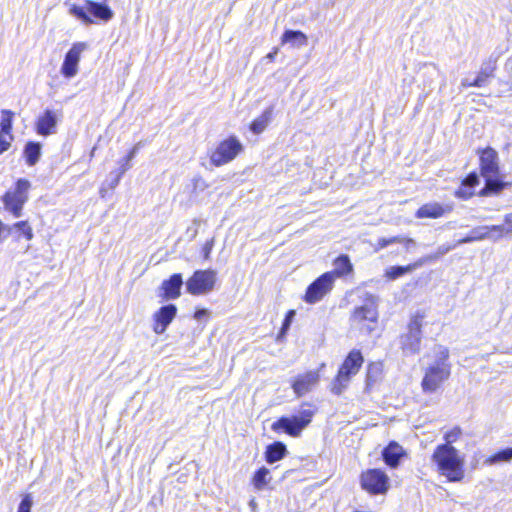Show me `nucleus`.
<instances>
[{"instance_id": "c9c22d12", "label": "nucleus", "mask_w": 512, "mask_h": 512, "mask_svg": "<svg viewBox=\"0 0 512 512\" xmlns=\"http://www.w3.org/2000/svg\"><path fill=\"white\" fill-rule=\"evenodd\" d=\"M11 228L15 229L20 235H23L27 240H31L33 238L32 228L30 227L27 221L17 222Z\"/></svg>"}, {"instance_id": "c85d7f7f", "label": "nucleus", "mask_w": 512, "mask_h": 512, "mask_svg": "<svg viewBox=\"0 0 512 512\" xmlns=\"http://www.w3.org/2000/svg\"><path fill=\"white\" fill-rule=\"evenodd\" d=\"M270 480L271 477L269 469L261 467L254 473L252 483L257 490H263Z\"/></svg>"}, {"instance_id": "8fccbe9b", "label": "nucleus", "mask_w": 512, "mask_h": 512, "mask_svg": "<svg viewBox=\"0 0 512 512\" xmlns=\"http://www.w3.org/2000/svg\"><path fill=\"white\" fill-rule=\"evenodd\" d=\"M462 87H471L474 86L473 82H469L468 79H463L461 82Z\"/></svg>"}, {"instance_id": "6ab92c4d", "label": "nucleus", "mask_w": 512, "mask_h": 512, "mask_svg": "<svg viewBox=\"0 0 512 512\" xmlns=\"http://www.w3.org/2000/svg\"><path fill=\"white\" fill-rule=\"evenodd\" d=\"M27 200L28 197L17 196L12 194L11 191L6 192L2 197L5 209L11 212L14 217L21 216L23 206Z\"/></svg>"}, {"instance_id": "1a4fd4ad", "label": "nucleus", "mask_w": 512, "mask_h": 512, "mask_svg": "<svg viewBox=\"0 0 512 512\" xmlns=\"http://www.w3.org/2000/svg\"><path fill=\"white\" fill-rule=\"evenodd\" d=\"M216 282L214 270H197L186 282L187 292L192 295H201L210 292Z\"/></svg>"}, {"instance_id": "0eeeda50", "label": "nucleus", "mask_w": 512, "mask_h": 512, "mask_svg": "<svg viewBox=\"0 0 512 512\" xmlns=\"http://www.w3.org/2000/svg\"><path fill=\"white\" fill-rule=\"evenodd\" d=\"M360 484L363 490L373 495L385 494L390 487L388 475L377 468L362 472Z\"/></svg>"}, {"instance_id": "ddd939ff", "label": "nucleus", "mask_w": 512, "mask_h": 512, "mask_svg": "<svg viewBox=\"0 0 512 512\" xmlns=\"http://www.w3.org/2000/svg\"><path fill=\"white\" fill-rule=\"evenodd\" d=\"M87 48L86 43L77 42L72 45L64 57L61 66V74L65 78H73L78 73V64L80 61L81 53Z\"/></svg>"}, {"instance_id": "412c9836", "label": "nucleus", "mask_w": 512, "mask_h": 512, "mask_svg": "<svg viewBox=\"0 0 512 512\" xmlns=\"http://www.w3.org/2000/svg\"><path fill=\"white\" fill-rule=\"evenodd\" d=\"M287 447L283 442L275 441L266 447L265 460L269 464H273L287 455Z\"/></svg>"}, {"instance_id": "473e14b6", "label": "nucleus", "mask_w": 512, "mask_h": 512, "mask_svg": "<svg viewBox=\"0 0 512 512\" xmlns=\"http://www.w3.org/2000/svg\"><path fill=\"white\" fill-rule=\"evenodd\" d=\"M434 351H435L436 359L433 364L439 365V366H442V364H443V366H447L451 369V365L448 363V358H449L448 348L445 346H442V345H438L435 347Z\"/></svg>"}, {"instance_id": "cd10ccee", "label": "nucleus", "mask_w": 512, "mask_h": 512, "mask_svg": "<svg viewBox=\"0 0 512 512\" xmlns=\"http://www.w3.org/2000/svg\"><path fill=\"white\" fill-rule=\"evenodd\" d=\"M495 65L491 61L484 63L473 81L474 87H484L487 84L488 78L493 76Z\"/></svg>"}, {"instance_id": "7ed1b4c3", "label": "nucleus", "mask_w": 512, "mask_h": 512, "mask_svg": "<svg viewBox=\"0 0 512 512\" xmlns=\"http://www.w3.org/2000/svg\"><path fill=\"white\" fill-rule=\"evenodd\" d=\"M70 13L82 21L84 24H93L96 20L107 22L114 16L112 9L106 4V1L96 2L93 0H85L84 6L72 5Z\"/></svg>"}, {"instance_id": "09e8293b", "label": "nucleus", "mask_w": 512, "mask_h": 512, "mask_svg": "<svg viewBox=\"0 0 512 512\" xmlns=\"http://www.w3.org/2000/svg\"><path fill=\"white\" fill-rule=\"evenodd\" d=\"M206 313H207V311H206L205 309L197 310V311L195 312L194 317H195L196 319H200V318H201L202 316H204Z\"/></svg>"}, {"instance_id": "a211bd4d", "label": "nucleus", "mask_w": 512, "mask_h": 512, "mask_svg": "<svg viewBox=\"0 0 512 512\" xmlns=\"http://www.w3.org/2000/svg\"><path fill=\"white\" fill-rule=\"evenodd\" d=\"M183 285V278L180 273L171 275L167 280H164L161 289L163 290V297L167 300L176 299L181 294Z\"/></svg>"}, {"instance_id": "e433bc0d", "label": "nucleus", "mask_w": 512, "mask_h": 512, "mask_svg": "<svg viewBox=\"0 0 512 512\" xmlns=\"http://www.w3.org/2000/svg\"><path fill=\"white\" fill-rule=\"evenodd\" d=\"M30 186L31 184L27 179L21 178L16 182L15 190L11 191V193L17 196L28 197L27 192Z\"/></svg>"}, {"instance_id": "4c0bfd02", "label": "nucleus", "mask_w": 512, "mask_h": 512, "mask_svg": "<svg viewBox=\"0 0 512 512\" xmlns=\"http://www.w3.org/2000/svg\"><path fill=\"white\" fill-rule=\"evenodd\" d=\"M295 311L294 310H289L283 320V323H282V327L280 329V332L278 334V339L281 338V337H284L286 335V333L288 332V330L290 329V326H291V323L293 321V318L295 316Z\"/></svg>"}, {"instance_id": "9d476101", "label": "nucleus", "mask_w": 512, "mask_h": 512, "mask_svg": "<svg viewBox=\"0 0 512 512\" xmlns=\"http://www.w3.org/2000/svg\"><path fill=\"white\" fill-rule=\"evenodd\" d=\"M334 282V273L325 272L307 287L304 301L309 304L319 302L332 290Z\"/></svg>"}, {"instance_id": "a18cd8bd", "label": "nucleus", "mask_w": 512, "mask_h": 512, "mask_svg": "<svg viewBox=\"0 0 512 512\" xmlns=\"http://www.w3.org/2000/svg\"><path fill=\"white\" fill-rule=\"evenodd\" d=\"M10 147V143L6 141L1 135H0V154L7 151Z\"/></svg>"}, {"instance_id": "2eb2a0df", "label": "nucleus", "mask_w": 512, "mask_h": 512, "mask_svg": "<svg viewBox=\"0 0 512 512\" xmlns=\"http://www.w3.org/2000/svg\"><path fill=\"white\" fill-rule=\"evenodd\" d=\"M177 313V307L174 304H167L162 306L154 315L153 331L156 334H162L165 332L169 324L175 318Z\"/></svg>"}, {"instance_id": "7c9ffc66", "label": "nucleus", "mask_w": 512, "mask_h": 512, "mask_svg": "<svg viewBox=\"0 0 512 512\" xmlns=\"http://www.w3.org/2000/svg\"><path fill=\"white\" fill-rule=\"evenodd\" d=\"M458 245L459 244H457V241L454 244H442L438 246L435 253L425 256L419 261V263L422 265L424 262L436 261L442 256L446 255L449 251L455 249Z\"/></svg>"}, {"instance_id": "4be33fe9", "label": "nucleus", "mask_w": 512, "mask_h": 512, "mask_svg": "<svg viewBox=\"0 0 512 512\" xmlns=\"http://www.w3.org/2000/svg\"><path fill=\"white\" fill-rule=\"evenodd\" d=\"M448 209L444 208L441 204L437 202L426 203L422 205L416 211L417 218H439L445 214Z\"/></svg>"}, {"instance_id": "39448f33", "label": "nucleus", "mask_w": 512, "mask_h": 512, "mask_svg": "<svg viewBox=\"0 0 512 512\" xmlns=\"http://www.w3.org/2000/svg\"><path fill=\"white\" fill-rule=\"evenodd\" d=\"M313 411L303 409L298 415L282 416L271 425V430L275 433H286L291 437L300 436L301 432L312 421Z\"/></svg>"}, {"instance_id": "603ef678", "label": "nucleus", "mask_w": 512, "mask_h": 512, "mask_svg": "<svg viewBox=\"0 0 512 512\" xmlns=\"http://www.w3.org/2000/svg\"><path fill=\"white\" fill-rule=\"evenodd\" d=\"M250 505H251V506H255V505H256V504H255V501H254V500H252V501L250 502Z\"/></svg>"}, {"instance_id": "f257e3e1", "label": "nucleus", "mask_w": 512, "mask_h": 512, "mask_svg": "<svg viewBox=\"0 0 512 512\" xmlns=\"http://www.w3.org/2000/svg\"><path fill=\"white\" fill-rule=\"evenodd\" d=\"M480 158V171L485 179V185L480 190V196L500 194L505 188L510 187V182H505L500 177L499 157L495 149L487 147L478 150Z\"/></svg>"}, {"instance_id": "c756f323", "label": "nucleus", "mask_w": 512, "mask_h": 512, "mask_svg": "<svg viewBox=\"0 0 512 512\" xmlns=\"http://www.w3.org/2000/svg\"><path fill=\"white\" fill-rule=\"evenodd\" d=\"M417 266H420L419 262L407 266H391L386 270L385 276L390 280H395L406 273L413 271Z\"/></svg>"}, {"instance_id": "bb28decb", "label": "nucleus", "mask_w": 512, "mask_h": 512, "mask_svg": "<svg viewBox=\"0 0 512 512\" xmlns=\"http://www.w3.org/2000/svg\"><path fill=\"white\" fill-rule=\"evenodd\" d=\"M353 266L348 255L342 254L334 260V279L352 272Z\"/></svg>"}, {"instance_id": "20e7f679", "label": "nucleus", "mask_w": 512, "mask_h": 512, "mask_svg": "<svg viewBox=\"0 0 512 512\" xmlns=\"http://www.w3.org/2000/svg\"><path fill=\"white\" fill-rule=\"evenodd\" d=\"M363 362L364 358L360 350L353 349L349 352L332 383L331 391L335 395H340L344 391L351 377L356 375L360 370Z\"/></svg>"}, {"instance_id": "49530a36", "label": "nucleus", "mask_w": 512, "mask_h": 512, "mask_svg": "<svg viewBox=\"0 0 512 512\" xmlns=\"http://www.w3.org/2000/svg\"><path fill=\"white\" fill-rule=\"evenodd\" d=\"M456 194L458 197H462V198L466 199V198L471 197L473 195V192L467 188V192L464 191V189H459Z\"/></svg>"}, {"instance_id": "58836bf2", "label": "nucleus", "mask_w": 512, "mask_h": 512, "mask_svg": "<svg viewBox=\"0 0 512 512\" xmlns=\"http://www.w3.org/2000/svg\"><path fill=\"white\" fill-rule=\"evenodd\" d=\"M479 184V176L477 173L472 172L467 175V177L463 180V186L468 189H473L476 185Z\"/></svg>"}, {"instance_id": "f03ea898", "label": "nucleus", "mask_w": 512, "mask_h": 512, "mask_svg": "<svg viewBox=\"0 0 512 512\" xmlns=\"http://www.w3.org/2000/svg\"><path fill=\"white\" fill-rule=\"evenodd\" d=\"M432 462L437 467V472L446 477L450 482H460L465 475L464 457L450 444L438 445L433 454Z\"/></svg>"}, {"instance_id": "aec40b11", "label": "nucleus", "mask_w": 512, "mask_h": 512, "mask_svg": "<svg viewBox=\"0 0 512 512\" xmlns=\"http://www.w3.org/2000/svg\"><path fill=\"white\" fill-rule=\"evenodd\" d=\"M318 381V374L315 372H308L305 375L299 376L292 384V388L297 396L306 394L311 386Z\"/></svg>"}, {"instance_id": "ea45409f", "label": "nucleus", "mask_w": 512, "mask_h": 512, "mask_svg": "<svg viewBox=\"0 0 512 512\" xmlns=\"http://www.w3.org/2000/svg\"><path fill=\"white\" fill-rule=\"evenodd\" d=\"M32 504L31 496L29 494L25 495L19 504L18 512H31Z\"/></svg>"}, {"instance_id": "6e6552de", "label": "nucleus", "mask_w": 512, "mask_h": 512, "mask_svg": "<svg viewBox=\"0 0 512 512\" xmlns=\"http://www.w3.org/2000/svg\"><path fill=\"white\" fill-rule=\"evenodd\" d=\"M242 149L243 146L237 137L230 136L218 144L210 156V161L214 166H222L235 159Z\"/></svg>"}, {"instance_id": "72a5a7b5", "label": "nucleus", "mask_w": 512, "mask_h": 512, "mask_svg": "<svg viewBox=\"0 0 512 512\" xmlns=\"http://www.w3.org/2000/svg\"><path fill=\"white\" fill-rule=\"evenodd\" d=\"M2 117L0 122V131L3 134H10L12 130L14 113L11 110H2Z\"/></svg>"}, {"instance_id": "de8ad7c7", "label": "nucleus", "mask_w": 512, "mask_h": 512, "mask_svg": "<svg viewBox=\"0 0 512 512\" xmlns=\"http://www.w3.org/2000/svg\"><path fill=\"white\" fill-rule=\"evenodd\" d=\"M278 53V48H275L272 52L268 53L266 58L273 61Z\"/></svg>"}, {"instance_id": "5701e85b", "label": "nucleus", "mask_w": 512, "mask_h": 512, "mask_svg": "<svg viewBox=\"0 0 512 512\" xmlns=\"http://www.w3.org/2000/svg\"><path fill=\"white\" fill-rule=\"evenodd\" d=\"M394 243L404 244L407 251H409L411 248L416 246V242L412 238H407L402 235H397V236H393V237H389V238H385V237L379 238L376 243V246H375V251L377 252V251L384 249Z\"/></svg>"}, {"instance_id": "4468645a", "label": "nucleus", "mask_w": 512, "mask_h": 512, "mask_svg": "<svg viewBox=\"0 0 512 512\" xmlns=\"http://www.w3.org/2000/svg\"><path fill=\"white\" fill-rule=\"evenodd\" d=\"M378 319V311L376 303L371 300L360 307L355 308L351 320L353 323L360 324L364 321L375 324ZM374 330V326L367 325V331L370 333Z\"/></svg>"}, {"instance_id": "dca6fc26", "label": "nucleus", "mask_w": 512, "mask_h": 512, "mask_svg": "<svg viewBox=\"0 0 512 512\" xmlns=\"http://www.w3.org/2000/svg\"><path fill=\"white\" fill-rule=\"evenodd\" d=\"M57 125V116L54 111L46 109L44 113L39 116L36 122V132L42 136H48L55 132Z\"/></svg>"}, {"instance_id": "423d86ee", "label": "nucleus", "mask_w": 512, "mask_h": 512, "mask_svg": "<svg viewBox=\"0 0 512 512\" xmlns=\"http://www.w3.org/2000/svg\"><path fill=\"white\" fill-rule=\"evenodd\" d=\"M423 319L424 314L417 311L408 323L407 332L401 335L400 344L405 355H414L420 352Z\"/></svg>"}, {"instance_id": "79ce46f5", "label": "nucleus", "mask_w": 512, "mask_h": 512, "mask_svg": "<svg viewBox=\"0 0 512 512\" xmlns=\"http://www.w3.org/2000/svg\"><path fill=\"white\" fill-rule=\"evenodd\" d=\"M213 246H214V238L206 241V243L204 244V246L202 248V253H203L204 259H206V260L209 259L211 251L213 249Z\"/></svg>"}, {"instance_id": "f8f14e48", "label": "nucleus", "mask_w": 512, "mask_h": 512, "mask_svg": "<svg viewBox=\"0 0 512 512\" xmlns=\"http://www.w3.org/2000/svg\"><path fill=\"white\" fill-rule=\"evenodd\" d=\"M451 369L447 366L432 364L425 372L422 379V388L424 392H435L440 385L449 378Z\"/></svg>"}, {"instance_id": "f3484780", "label": "nucleus", "mask_w": 512, "mask_h": 512, "mask_svg": "<svg viewBox=\"0 0 512 512\" xmlns=\"http://www.w3.org/2000/svg\"><path fill=\"white\" fill-rule=\"evenodd\" d=\"M404 456L403 447L395 441H391L382 451L384 462L391 468H397Z\"/></svg>"}, {"instance_id": "3c124183", "label": "nucleus", "mask_w": 512, "mask_h": 512, "mask_svg": "<svg viewBox=\"0 0 512 512\" xmlns=\"http://www.w3.org/2000/svg\"><path fill=\"white\" fill-rule=\"evenodd\" d=\"M373 367H374V365H373V364H371V365L369 366V370H368V377H370V372H371V370H372V368H373Z\"/></svg>"}, {"instance_id": "2f4dec72", "label": "nucleus", "mask_w": 512, "mask_h": 512, "mask_svg": "<svg viewBox=\"0 0 512 512\" xmlns=\"http://www.w3.org/2000/svg\"><path fill=\"white\" fill-rule=\"evenodd\" d=\"M512 460V447H508L498 451L497 453L491 455L489 458L485 460V463L488 465H494L500 462H509Z\"/></svg>"}, {"instance_id": "c03bdc74", "label": "nucleus", "mask_w": 512, "mask_h": 512, "mask_svg": "<svg viewBox=\"0 0 512 512\" xmlns=\"http://www.w3.org/2000/svg\"><path fill=\"white\" fill-rule=\"evenodd\" d=\"M504 223L507 225V227H505L504 234L512 233V213L504 216Z\"/></svg>"}, {"instance_id": "a878e982", "label": "nucleus", "mask_w": 512, "mask_h": 512, "mask_svg": "<svg viewBox=\"0 0 512 512\" xmlns=\"http://www.w3.org/2000/svg\"><path fill=\"white\" fill-rule=\"evenodd\" d=\"M41 144L39 142L29 141L24 147V157L29 166H34L41 156Z\"/></svg>"}, {"instance_id": "f704fd0d", "label": "nucleus", "mask_w": 512, "mask_h": 512, "mask_svg": "<svg viewBox=\"0 0 512 512\" xmlns=\"http://www.w3.org/2000/svg\"><path fill=\"white\" fill-rule=\"evenodd\" d=\"M131 168V165H122L120 168L116 171H112L110 173V182H109V188L114 189L120 182L122 176L124 173Z\"/></svg>"}, {"instance_id": "393cba45", "label": "nucleus", "mask_w": 512, "mask_h": 512, "mask_svg": "<svg viewBox=\"0 0 512 512\" xmlns=\"http://www.w3.org/2000/svg\"><path fill=\"white\" fill-rule=\"evenodd\" d=\"M308 42L307 36L299 30H286L282 35V43H289L293 47L306 46Z\"/></svg>"}, {"instance_id": "a19ab883", "label": "nucleus", "mask_w": 512, "mask_h": 512, "mask_svg": "<svg viewBox=\"0 0 512 512\" xmlns=\"http://www.w3.org/2000/svg\"><path fill=\"white\" fill-rule=\"evenodd\" d=\"M140 148V143H137L129 153L121 160L122 165H130V161L136 156L138 150Z\"/></svg>"}, {"instance_id": "37998d69", "label": "nucleus", "mask_w": 512, "mask_h": 512, "mask_svg": "<svg viewBox=\"0 0 512 512\" xmlns=\"http://www.w3.org/2000/svg\"><path fill=\"white\" fill-rule=\"evenodd\" d=\"M460 434V429L457 428V429H454L448 433L445 434V440H446V443L445 444H450L454 441H456L457 437L459 436Z\"/></svg>"}, {"instance_id": "b1692460", "label": "nucleus", "mask_w": 512, "mask_h": 512, "mask_svg": "<svg viewBox=\"0 0 512 512\" xmlns=\"http://www.w3.org/2000/svg\"><path fill=\"white\" fill-rule=\"evenodd\" d=\"M272 114L273 107H267L259 117L252 121V123L250 124V130L254 134L262 133L270 123L272 119Z\"/></svg>"}, {"instance_id": "9b49d317", "label": "nucleus", "mask_w": 512, "mask_h": 512, "mask_svg": "<svg viewBox=\"0 0 512 512\" xmlns=\"http://www.w3.org/2000/svg\"><path fill=\"white\" fill-rule=\"evenodd\" d=\"M504 225H484L473 228L470 234L466 237L459 239L457 244H467L475 241H481L485 239L492 240L494 242L502 238L504 234Z\"/></svg>"}]
</instances>
